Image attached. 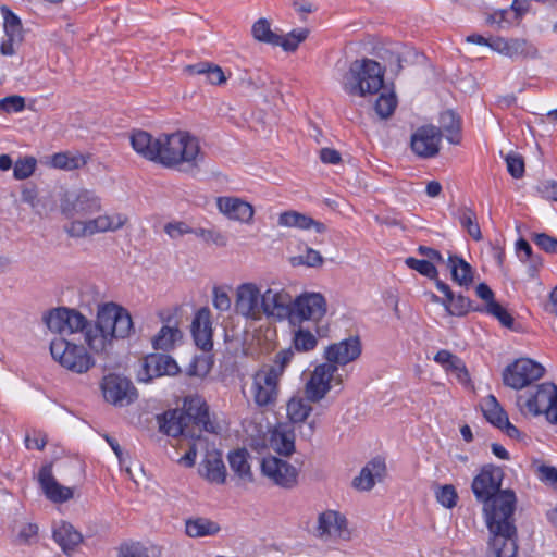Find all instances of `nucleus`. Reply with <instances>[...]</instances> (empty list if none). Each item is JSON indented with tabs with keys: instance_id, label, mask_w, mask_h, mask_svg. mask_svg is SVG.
Returning <instances> with one entry per match:
<instances>
[{
	"instance_id": "f257e3e1",
	"label": "nucleus",
	"mask_w": 557,
	"mask_h": 557,
	"mask_svg": "<svg viewBox=\"0 0 557 557\" xmlns=\"http://www.w3.org/2000/svg\"><path fill=\"white\" fill-rule=\"evenodd\" d=\"M129 139L133 149L144 159L183 173H197L203 160L198 138L186 131L161 133L153 137L138 129Z\"/></svg>"
},
{
	"instance_id": "f03ea898",
	"label": "nucleus",
	"mask_w": 557,
	"mask_h": 557,
	"mask_svg": "<svg viewBox=\"0 0 557 557\" xmlns=\"http://www.w3.org/2000/svg\"><path fill=\"white\" fill-rule=\"evenodd\" d=\"M503 479L500 467L485 465L471 484L476 500L483 504L488 537L518 533L513 520L516 495L511 490H500Z\"/></svg>"
},
{
	"instance_id": "7ed1b4c3",
	"label": "nucleus",
	"mask_w": 557,
	"mask_h": 557,
	"mask_svg": "<svg viewBox=\"0 0 557 557\" xmlns=\"http://www.w3.org/2000/svg\"><path fill=\"white\" fill-rule=\"evenodd\" d=\"M134 331L132 317L127 309L114 302L98 307L96 323H91L84 333L89 349L107 359L116 338H126Z\"/></svg>"
},
{
	"instance_id": "20e7f679",
	"label": "nucleus",
	"mask_w": 557,
	"mask_h": 557,
	"mask_svg": "<svg viewBox=\"0 0 557 557\" xmlns=\"http://www.w3.org/2000/svg\"><path fill=\"white\" fill-rule=\"evenodd\" d=\"M384 73L382 65L372 59L355 60L343 75L342 87L349 96L374 95L383 87Z\"/></svg>"
},
{
	"instance_id": "39448f33",
	"label": "nucleus",
	"mask_w": 557,
	"mask_h": 557,
	"mask_svg": "<svg viewBox=\"0 0 557 557\" xmlns=\"http://www.w3.org/2000/svg\"><path fill=\"white\" fill-rule=\"evenodd\" d=\"M50 352L62 367L75 373H86L95 364L84 346L65 338L53 339L50 344Z\"/></svg>"
},
{
	"instance_id": "423d86ee",
	"label": "nucleus",
	"mask_w": 557,
	"mask_h": 557,
	"mask_svg": "<svg viewBox=\"0 0 557 557\" xmlns=\"http://www.w3.org/2000/svg\"><path fill=\"white\" fill-rule=\"evenodd\" d=\"M280 370L276 372L268 367L259 368L252 375L250 394L258 408H271L280 396Z\"/></svg>"
},
{
	"instance_id": "0eeeda50",
	"label": "nucleus",
	"mask_w": 557,
	"mask_h": 557,
	"mask_svg": "<svg viewBox=\"0 0 557 557\" xmlns=\"http://www.w3.org/2000/svg\"><path fill=\"white\" fill-rule=\"evenodd\" d=\"M101 209V198L94 190L86 188L66 191L60 199L61 213L67 219L91 215Z\"/></svg>"
},
{
	"instance_id": "6e6552de",
	"label": "nucleus",
	"mask_w": 557,
	"mask_h": 557,
	"mask_svg": "<svg viewBox=\"0 0 557 557\" xmlns=\"http://www.w3.org/2000/svg\"><path fill=\"white\" fill-rule=\"evenodd\" d=\"M44 323L54 333L74 334L85 333L90 321L76 309L59 307L51 309L42 317Z\"/></svg>"
},
{
	"instance_id": "1a4fd4ad",
	"label": "nucleus",
	"mask_w": 557,
	"mask_h": 557,
	"mask_svg": "<svg viewBox=\"0 0 557 557\" xmlns=\"http://www.w3.org/2000/svg\"><path fill=\"white\" fill-rule=\"evenodd\" d=\"M523 397H518V406L524 407L533 416L544 413L547 421L557 424V386L554 383L546 382L537 386L534 395L521 404Z\"/></svg>"
},
{
	"instance_id": "9d476101",
	"label": "nucleus",
	"mask_w": 557,
	"mask_h": 557,
	"mask_svg": "<svg viewBox=\"0 0 557 557\" xmlns=\"http://www.w3.org/2000/svg\"><path fill=\"white\" fill-rule=\"evenodd\" d=\"M181 410L184 412L186 422L193 430L197 428L199 433L206 431L211 434H219L222 431V426L215 418L211 417L209 407L201 397H186Z\"/></svg>"
},
{
	"instance_id": "9b49d317",
	"label": "nucleus",
	"mask_w": 557,
	"mask_h": 557,
	"mask_svg": "<svg viewBox=\"0 0 557 557\" xmlns=\"http://www.w3.org/2000/svg\"><path fill=\"white\" fill-rule=\"evenodd\" d=\"M544 372L545 369L542 364L529 358H521L504 370L503 381L505 385L513 389H522L540 380Z\"/></svg>"
},
{
	"instance_id": "f8f14e48",
	"label": "nucleus",
	"mask_w": 557,
	"mask_h": 557,
	"mask_svg": "<svg viewBox=\"0 0 557 557\" xmlns=\"http://www.w3.org/2000/svg\"><path fill=\"white\" fill-rule=\"evenodd\" d=\"M326 313V300L319 293H305L293 301L290 324L296 326L304 321H313L315 324Z\"/></svg>"
},
{
	"instance_id": "ddd939ff",
	"label": "nucleus",
	"mask_w": 557,
	"mask_h": 557,
	"mask_svg": "<svg viewBox=\"0 0 557 557\" xmlns=\"http://www.w3.org/2000/svg\"><path fill=\"white\" fill-rule=\"evenodd\" d=\"M101 389L104 399L117 407H125L134 403L138 393L133 383L121 375L109 374L103 377Z\"/></svg>"
},
{
	"instance_id": "4468645a",
	"label": "nucleus",
	"mask_w": 557,
	"mask_h": 557,
	"mask_svg": "<svg viewBox=\"0 0 557 557\" xmlns=\"http://www.w3.org/2000/svg\"><path fill=\"white\" fill-rule=\"evenodd\" d=\"M263 293L255 283H243L238 285L235 297L236 312L249 320L260 321L262 319Z\"/></svg>"
},
{
	"instance_id": "2eb2a0df",
	"label": "nucleus",
	"mask_w": 557,
	"mask_h": 557,
	"mask_svg": "<svg viewBox=\"0 0 557 557\" xmlns=\"http://www.w3.org/2000/svg\"><path fill=\"white\" fill-rule=\"evenodd\" d=\"M336 371L337 367L329 362L317 366L305 385L307 399L318 403L331 391L333 381L341 383V379L335 377Z\"/></svg>"
},
{
	"instance_id": "dca6fc26",
	"label": "nucleus",
	"mask_w": 557,
	"mask_h": 557,
	"mask_svg": "<svg viewBox=\"0 0 557 557\" xmlns=\"http://www.w3.org/2000/svg\"><path fill=\"white\" fill-rule=\"evenodd\" d=\"M261 472L273 484L283 488H293L298 483L299 473L297 468L275 456H268L262 459Z\"/></svg>"
},
{
	"instance_id": "f3484780",
	"label": "nucleus",
	"mask_w": 557,
	"mask_h": 557,
	"mask_svg": "<svg viewBox=\"0 0 557 557\" xmlns=\"http://www.w3.org/2000/svg\"><path fill=\"white\" fill-rule=\"evenodd\" d=\"M180 372L176 361L169 355L150 354L139 361L137 380L149 383L156 377L175 375Z\"/></svg>"
},
{
	"instance_id": "a211bd4d",
	"label": "nucleus",
	"mask_w": 557,
	"mask_h": 557,
	"mask_svg": "<svg viewBox=\"0 0 557 557\" xmlns=\"http://www.w3.org/2000/svg\"><path fill=\"white\" fill-rule=\"evenodd\" d=\"M293 296L284 288L269 287L263 292L262 317L290 322Z\"/></svg>"
},
{
	"instance_id": "6ab92c4d",
	"label": "nucleus",
	"mask_w": 557,
	"mask_h": 557,
	"mask_svg": "<svg viewBox=\"0 0 557 557\" xmlns=\"http://www.w3.org/2000/svg\"><path fill=\"white\" fill-rule=\"evenodd\" d=\"M314 535L323 541L331 539L349 540L350 532L344 515L336 510H325L318 516Z\"/></svg>"
},
{
	"instance_id": "aec40b11",
	"label": "nucleus",
	"mask_w": 557,
	"mask_h": 557,
	"mask_svg": "<svg viewBox=\"0 0 557 557\" xmlns=\"http://www.w3.org/2000/svg\"><path fill=\"white\" fill-rule=\"evenodd\" d=\"M442 137V131L437 126L423 125L411 135L410 146L418 157L433 158L440 151Z\"/></svg>"
},
{
	"instance_id": "412c9836",
	"label": "nucleus",
	"mask_w": 557,
	"mask_h": 557,
	"mask_svg": "<svg viewBox=\"0 0 557 557\" xmlns=\"http://www.w3.org/2000/svg\"><path fill=\"white\" fill-rule=\"evenodd\" d=\"M491 49L513 60L535 59L539 55L537 48L524 38L495 37L491 42Z\"/></svg>"
},
{
	"instance_id": "4be33fe9",
	"label": "nucleus",
	"mask_w": 557,
	"mask_h": 557,
	"mask_svg": "<svg viewBox=\"0 0 557 557\" xmlns=\"http://www.w3.org/2000/svg\"><path fill=\"white\" fill-rule=\"evenodd\" d=\"M361 355V342L358 336H350L326 347L324 357L329 363L346 366Z\"/></svg>"
},
{
	"instance_id": "5701e85b",
	"label": "nucleus",
	"mask_w": 557,
	"mask_h": 557,
	"mask_svg": "<svg viewBox=\"0 0 557 557\" xmlns=\"http://www.w3.org/2000/svg\"><path fill=\"white\" fill-rule=\"evenodd\" d=\"M3 17V27L5 39L0 46V51L3 55H13L15 53V46L23 40V26L20 17L15 15L8 7L1 8Z\"/></svg>"
},
{
	"instance_id": "b1692460",
	"label": "nucleus",
	"mask_w": 557,
	"mask_h": 557,
	"mask_svg": "<svg viewBox=\"0 0 557 557\" xmlns=\"http://www.w3.org/2000/svg\"><path fill=\"white\" fill-rule=\"evenodd\" d=\"M158 423L160 431L169 436H197L196 431L186 422V417L181 409L166 410L161 416H158Z\"/></svg>"
},
{
	"instance_id": "393cba45",
	"label": "nucleus",
	"mask_w": 557,
	"mask_h": 557,
	"mask_svg": "<svg viewBox=\"0 0 557 557\" xmlns=\"http://www.w3.org/2000/svg\"><path fill=\"white\" fill-rule=\"evenodd\" d=\"M38 482L44 494L53 503H64L73 497V490L58 483L52 474V466L45 465L38 473Z\"/></svg>"
},
{
	"instance_id": "a878e982",
	"label": "nucleus",
	"mask_w": 557,
	"mask_h": 557,
	"mask_svg": "<svg viewBox=\"0 0 557 557\" xmlns=\"http://www.w3.org/2000/svg\"><path fill=\"white\" fill-rule=\"evenodd\" d=\"M216 206L219 211L230 220L248 223L253 218L252 206L238 197H219Z\"/></svg>"
},
{
	"instance_id": "bb28decb",
	"label": "nucleus",
	"mask_w": 557,
	"mask_h": 557,
	"mask_svg": "<svg viewBox=\"0 0 557 557\" xmlns=\"http://www.w3.org/2000/svg\"><path fill=\"white\" fill-rule=\"evenodd\" d=\"M211 313L208 308L199 309L191 322V334L196 345L203 351H209L212 346Z\"/></svg>"
},
{
	"instance_id": "cd10ccee",
	"label": "nucleus",
	"mask_w": 557,
	"mask_h": 557,
	"mask_svg": "<svg viewBox=\"0 0 557 557\" xmlns=\"http://www.w3.org/2000/svg\"><path fill=\"white\" fill-rule=\"evenodd\" d=\"M385 461L381 458H374L369 461L360 471L359 475L352 480V486L358 491H370L375 481H381L385 474Z\"/></svg>"
},
{
	"instance_id": "c85d7f7f",
	"label": "nucleus",
	"mask_w": 557,
	"mask_h": 557,
	"mask_svg": "<svg viewBox=\"0 0 557 557\" xmlns=\"http://www.w3.org/2000/svg\"><path fill=\"white\" fill-rule=\"evenodd\" d=\"M201 474L210 482L222 484L226 479V468L221 451L216 449L207 450L200 465Z\"/></svg>"
},
{
	"instance_id": "c756f323",
	"label": "nucleus",
	"mask_w": 557,
	"mask_h": 557,
	"mask_svg": "<svg viewBox=\"0 0 557 557\" xmlns=\"http://www.w3.org/2000/svg\"><path fill=\"white\" fill-rule=\"evenodd\" d=\"M486 557H518V533L488 537Z\"/></svg>"
},
{
	"instance_id": "7c9ffc66",
	"label": "nucleus",
	"mask_w": 557,
	"mask_h": 557,
	"mask_svg": "<svg viewBox=\"0 0 557 557\" xmlns=\"http://www.w3.org/2000/svg\"><path fill=\"white\" fill-rule=\"evenodd\" d=\"M53 539L62 550L70 555L82 543V534L69 522H60L53 529Z\"/></svg>"
},
{
	"instance_id": "2f4dec72",
	"label": "nucleus",
	"mask_w": 557,
	"mask_h": 557,
	"mask_svg": "<svg viewBox=\"0 0 557 557\" xmlns=\"http://www.w3.org/2000/svg\"><path fill=\"white\" fill-rule=\"evenodd\" d=\"M183 338V333L176 323L170 322L163 325L152 338V347L156 350L169 351Z\"/></svg>"
},
{
	"instance_id": "473e14b6",
	"label": "nucleus",
	"mask_w": 557,
	"mask_h": 557,
	"mask_svg": "<svg viewBox=\"0 0 557 557\" xmlns=\"http://www.w3.org/2000/svg\"><path fill=\"white\" fill-rule=\"evenodd\" d=\"M278 224L281 226L298 227L301 230L314 227L318 233H323L326 230L323 223L297 211H286L280 214Z\"/></svg>"
},
{
	"instance_id": "72a5a7b5",
	"label": "nucleus",
	"mask_w": 557,
	"mask_h": 557,
	"mask_svg": "<svg viewBox=\"0 0 557 557\" xmlns=\"http://www.w3.org/2000/svg\"><path fill=\"white\" fill-rule=\"evenodd\" d=\"M220 524L209 518H189L185 522L186 534L190 537L212 536L220 532Z\"/></svg>"
},
{
	"instance_id": "f704fd0d",
	"label": "nucleus",
	"mask_w": 557,
	"mask_h": 557,
	"mask_svg": "<svg viewBox=\"0 0 557 557\" xmlns=\"http://www.w3.org/2000/svg\"><path fill=\"white\" fill-rule=\"evenodd\" d=\"M126 222L127 218L120 213L113 215H98L88 220L91 236L97 233L117 231L122 228Z\"/></svg>"
},
{
	"instance_id": "c9c22d12",
	"label": "nucleus",
	"mask_w": 557,
	"mask_h": 557,
	"mask_svg": "<svg viewBox=\"0 0 557 557\" xmlns=\"http://www.w3.org/2000/svg\"><path fill=\"white\" fill-rule=\"evenodd\" d=\"M448 267L451 272V278L460 286H469L473 282L472 267L461 257L450 255L448 257Z\"/></svg>"
},
{
	"instance_id": "e433bc0d",
	"label": "nucleus",
	"mask_w": 557,
	"mask_h": 557,
	"mask_svg": "<svg viewBox=\"0 0 557 557\" xmlns=\"http://www.w3.org/2000/svg\"><path fill=\"white\" fill-rule=\"evenodd\" d=\"M440 123L442 134L445 133L446 139L453 144L458 145L461 140V122L460 117L451 110H447L441 114Z\"/></svg>"
},
{
	"instance_id": "4c0bfd02",
	"label": "nucleus",
	"mask_w": 557,
	"mask_h": 557,
	"mask_svg": "<svg viewBox=\"0 0 557 557\" xmlns=\"http://www.w3.org/2000/svg\"><path fill=\"white\" fill-rule=\"evenodd\" d=\"M249 453L243 448L231 451L228 454V463L231 470L238 475L242 480L246 482H251L253 480L250 465L248 462Z\"/></svg>"
},
{
	"instance_id": "58836bf2",
	"label": "nucleus",
	"mask_w": 557,
	"mask_h": 557,
	"mask_svg": "<svg viewBox=\"0 0 557 557\" xmlns=\"http://www.w3.org/2000/svg\"><path fill=\"white\" fill-rule=\"evenodd\" d=\"M274 449L284 456H289L295 451V432L287 425L281 426L272 435Z\"/></svg>"
},
{
	"instance_id": "ea45409f",
	"label": "nucleus",
	"mask_w": 557,
	"mask_h": 557,
	"mask_svg": "<svg viewBox=\"0 0 557 557\" xmlns=\"http://www.w3.org/2000/svg\"><path fill=\"white\" fill-rule=\"evenodd\" d=\"M454 215L458 219L462 228H465L475 242H480L482 239L481 228L478 223L476 213L473 209L467 206H461Z\"/></svg>"
},
{
	"instance_id": "a19ab883",
	"label": "nucleus",
	"mask_w": 557,
	"mask_h": 557,
	"mask_svg": "<svg viewBox=\"0 0 557 557\" xmlns=\"http://www.w3.org/2000/svg\"><path fill=\"white\" fill-rule=\"evenodd\" d=\"M87 163V158L82 153H73L70 151L58 152L51 156V166L64 170L73 171L83 168Z\"/></svg>"
},
{
	"instance_id": "79ce46f5",
	"label": "nucleus",
	"mask_w": 557,
	"mask_h": 557,
	"mask_svg": "<svg viewBox=\"0 0 557 557\" xmlns=\"http://www.w3.org/2000/svg\"><path fill=\"white\" fill-rule=\"evenodd\" d=\"M481 408L485 419L494 426L498 428L507 421L508 416L494 395L486 396L482 400Z\"/></svg>"
},
{
	"instance_id": "37998d69",
	"label": "nucleus",
	"mask_w": 557,
	"mask_h": 557,
	"mask_svg": "<svg viewBox=\"0 0 557 557\" xmlns=\"http://www.w3.org/2000/svg\"><path fill=\"white\" fill-rule=\"evenodd\" d=\"M309 403L311 401L308 400L307 397H292L286 405L288 420L294 424L305 422L312 411V407Z\"/></svg>"
},
{
	"instance_id": "c03bdc74",
	"label": "nucleus",
	"mask_w": 557,
	"mask_h": 557,
	"mask_svg": "<svg viewBox=\"0 0 557 557\" xmlns=\"http://www.w3.org/2000/svg\"><path fill=\"white\" fill-rule=\"evenodd\" d=\"M251 35L255 40L274 46L277 42L278 34L271 29V23L265 17L257 20L251 27Z\"/></svg>"
},
{
	"instance_id": "a18cd8bd",
	"label": "nucleus",
	"mask_w": 557,
	"mask_h": 557,
	"mask_svg": "<svg viewBox=\"0 0 557 557\" xmlns=\"http://www.w3.org/2000/svg\"><path fill=\"white\" fill-rule=\"evenodd\" d=\"M309 30L307 28H298L289 32L285 36H277V42L274 47H282L286 52H295L299 45L308 38Z\"/></svg>"
},
{
	"instance_id": "49530a36",
	"label": "nucleus",
	"mask_w": 557,
	"mask_h": 557,
	"mask_svg": "<svg viewBox=\"0 0 557 557\" xmlns=\"http://www.w3.org/2000/svg\"><path fill=\"white\" fill-rule=\"evenodd\" d=\"M298 325L299 327L295 331L293 337L294 347L298 351L313 350L318 344L317 336L310 330L302 327L300 324Z\"/></svg>"
},
{
	"instance_id": "de8ad7c7",
	"label": "nucleus",
	"mask_w": 557,
	"mask_h": 557,
	"mask_svg": "<svg viewBox=\"0 0 557 557\" xmlns=\"http://www.w3.org/2000/svg\"><path fill=\"white\" fill-rule=\"evenodd\" d=\"M397 107V98L393 91L381 94L375 101L374 110L383 119H388Z\"/></svg>"
},
{
	"instance_id": "09e8293b",
	"label": "nucleus",
	"mask_w": 557,
	"mask_h": 557,
	"mask_svg": "<svg viewBox=\"0 0 557 557\" xmlns=\"http://www.w3.org/2000/svg\"><path fill=\"white\" fill-rule=\"evenodd\" d=\"M444 370L448 373L454 374L457 381L465 386L469 385L471 382L470 374L465 362L456 355L446 364Z\"/></svg>"
},
{
	"instance_id": "8fccbe9b",
	"label": "nucleus",
	"mask_w": 557,
	"mask_h": 557,
	"mask_svg": "<svg viewBox=\"0 0 557 557\" xmlns=\"http://www.w3.org/2000/svg\"><path fill=\"white\" fill-rule=\"evenodd\" d=\"M405 263L408 268L419 272L421 275L426 276L431 280L436 278L438 275L436 267L429 260H420L413 257H409L405 260Z\"/></svg>"
},
{
	"instance_id": "3c124183",
	"label": "nucleus",
	"mask_w": 557,
	"mask_h": 557,
	"mask_svg": "<svg viewBox=\"0 0 557 557\" xmlns=\"http://www.w3.org/2000/svg\"><path fill=\"white\" fill-rule=\"evenodd\" d=\"M37 165L34 157L20 158L13 166V176L16 180H26L33 175Z\"/></svg>"
},
{
	"instance_id": "603ef678",
	"label": "nucleus",
	"mask_w": 557,
	"mask_h": 557,
	"mask_svg": "<svg viewBox=\"0 0 557 557\" xmlns=\"http://www.w3.org/2000/svg\"><path fill=\"white\" fill-rule=\"evenodd\" d=\"M446 312L450 315L462 317L466 315L471 309V300L462 295L455 297L453 304L444 302Z\"/></svg>"
},
{
	"instance_id": "864d4df0",
	"label": "nucleus",
	"mask_w": 557,
	"mask_h": 557,
	"mask_svg": "<svg viewBox=\"0 0 557 557\" xmlns=\"http://www.w3.org/2000/svg\"><path fill=\"white\" fill-rule=\"evenodd\" d=\"M473 310L474 311H484V312L493 315L505 327L510 329L513 325V318L511 317V314L504 307H502L497 301L495 304H491L490 308H483V309L475 308Z\"/></svg>"
},
{
	"instance_id": "5fc2aeb1",
	"label": "nucleus",
	"mask_w": 557,
	"mask_h": 557,
	"mask_svg": "<svg viewBox=\"0 0 557 557\" xmlns=\"http://www.w3.org/2000/svg\"><path fill=\"white\" fill-rule=\"evenodd\" d=\"M194 234L203 239L206 243H213L216 246L224 247L227 244V238L224 234L215 228H197Z\"/></svg>"
},
{
	"instance_id": "6e6d98bb",
	"label": "nucleus",
	"mask_w": 557,
	"mask_h": 557,
	"mask_svg": "<svg viewBox=\"0 0 557 557\" xmlns=\"http://www.w3.org/2000/svg\"><path fill=\"white\" fill-rule=\"evenodd\" d=\"M486 22L491 25H497L498 28H508L512 24H518V22L513 20L512 12L509 9L494 12L493 14L488 15Z\"/></svg>"
},
{
	"instance_id": "4d7b16f0",
	"label": "nucleus",
	"mask_w": 557,
	"mask_h": 557,
	"mask_svg": "<svg viewBox=\"0 0 557 557\" xmlns=\"http://www.w3.org/2000/svg\"><path fill=\"white\" fill-rule=\"evenodd\" d=\"M457 498L458 495L456 488L450 484H446L436 491L437 502L446 508L455 507Z\"/></svg>"
},
{
	"instance_id": "13d9d810",
	"label": "nucleus",
	"mask_w": 557,
	"mask_h": 557,
	"mask_svg": "<svg viewBox=\"0 0 557 557\" xmlns=\"http://www.w3.org/2000/svg\"><path fill=\"white\" fill-rule=\"evenodd\" d=\"M70 237L81 238L91 236L88 220H73L64 226Z\"/></svg>"
},
{
	"instance_id": "bf43d9fd",
	"label": "nucleus",
	"mask_w": 557,
	"mask_h": 557,
	"mask_svg": "<svg viewBox=\"0 0 557 557\" xmlns=\"http://www.w3.org/2000/svg\"><path fill=\"white\" fill-rule=\"evenodd\" d=\"M507 170L515 178H521L524 175V160L520 154L509 153L505 158Z\"/></svg>"
},
{
	"instance_id": "052dcab7",
	"label": "nucleus",
	"mask_w": 557,
	"mask_h": 557,
	"mask_svg": "<svg viewBox=\"0 0 557 557\" xmlns=\"http://www.w3.org/2000/svg\"><path fill=\"white\" fill-rule=\"evenodd\" d=\"M25 108V99L22 96L13 95L0 99V110L5 113H17Z\"/></svg>"
},
{
	"instance_id": "680f3d73",
	"label": "nucleus",
	"mask_w": 557,
	"mask_h": 557,
	"mask_svg": "<svg viewBox=\"0 0 557 557\" xmlns=\"http://www.w3.org/2000/svg\"><path fill=\"white\" fill-rule=\"evenodd\" d=\"M532 240L545 252L557 253V238L546 233H534Z\"/></svg>"
},
{
	"instance_id": "e2e57ef3",
	"label": "nucleus",
	"mask_w": 557,
	"mask_h": 557,
	"mask_svg": "<svg viewBox=\"0 0 557 557\" xmlns=\"http://www.w3.org/2000/svg\"><path fill=\"white\" fill-rule=\"evenodd\" d=\"M294 352L292 349H285L275 355L273 364H263V367H268L269 369H273L276 372L280 370V377H282L286 366L290 362Z\"/></svg>"
},
{
	"instance_id": "0e129e2a",
	"label": "nucleus",
	"mask_w": 557,
	"mask_h": 557,
	"mask_svg": "<svg viewBox=\"0 0 557 557\" xmlns=\"http://www.w3.org/2000/svg\"><path fill=\"white\" fill-rule=\"evenodd\" d=\"M536 191L542 198L557 201V182L556 181H542L536 186Z\"/></svg>"
},
{
	"instance_id": "69168bd1",
	"label": "nucleus",
	"mask_w": 557,
	"mask_h": 557,
	"mask_svg": "<svg viewBox=\"0 0 557 557\" xmlns=\"http://www.w3.org/2000/svg\"><path fill=\"white\" fill-rule=\"evenodd\" d=\"M537 475L542 482H545L557 490V468L542 465L537 468Z\"/></svg>"
},
{
	"instance_id": "338daca9",
	"label": "nucleus",
	"mask_w": 557,
	"mask_h": 557,
	"mask_svg": "<svg viewBox=\"0 0 557 557\" xmlns=\"http://www.w3.org/2000/svg\"><path fill=\"white\" fill-rule=\"evenodd\" d=\"M213 306L220 311H226L231 307V298L227 293L215 287L213 290Z\"/></svg>"
},
{
	"instance_id": "774afa93",
	"label": "nucleus",
	"mask_w": 557,
	"mask_h": 557,
	"mask_svg": "<svg viewBox=\"0 0 557 557\" xmlns=\"http://www.w3.org/2000/svg\"><path fill=\"white\" fill-rule=\"evenodd\" d=\"M119 557H149L148 548L140 544H133L122 548Z\"/></svg>"
}]
</instances>
